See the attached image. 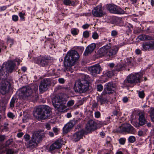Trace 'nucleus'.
<instances>
[{"label": "nucleus", "mask_w": 154, "mask_h": 154, "mask_svg": "<svg viewBox=\"0 0 154 154\" xmlns=\"http://www.w3.org/2000/svg\"><path fill=\"white\" fill-rule=\"evenodd\" d=\"M64 98L59 95L54 96L52 99V103L54 106L55 107L59 104L63 103L64 102Z\"/></svg>", "instance_id": "17"}, {"label": "nucleus", "mask_w": 154, "mask_h": 154, "mask_svg": "<svg viewBox=\"0 0 154 154\" xmlns=\"http://www.w3.org/2000/svg\"><path fill=\"white\" fill-rule=\"evenodd\" d=\"M128 140L129 142L131 143H133L135 141L136 138L134 136H131L128 138Z\"/></svg>", "instance_id": "33"}, {"label": "nucleus", "mask_w": 154, "mask_h": 154, "mask_svg": "<svg viewBox=\"0 0 154 154\" xmlns=\"http://www.w3.org/2000/svg\"><path fill=\"white\" fill-rule=\"evenodd\" d=\"M44 137V135H32L31 140L27 145V147L31 149L35 147Z\"/></svg>", "instance_id": "7"}, {"label": "nucleus", "mask_w": 154, "mask_h": 154, "mask_svg": "<svg viewBox=\"0 0 154 154\" xmlns=\"http://www.w3.org/2000/svg\"><path fill=\"white\" fill-rule=\"evenodd\" d=\"M145 40H152L153 38L151 36L148 35H145Z\"/></svg>", "instance_id": "47"}, {"label": "nucleus", "mask_w": 154, "mask_h": 154, "mask_svg": "<svg viewBox=\"0 0 154 154\" xmlns=\"http://www.w3.org/2000/svg\"><path fill=\"white\" fill-rule=\"evenodd\" d=\"M96 47V45L95 43H92L88 45L86 48L84 53V55L85 56L90 54Z\"/></svg>", "instance_id": "21"}, {"label": "nucleus", "mask_w": 154, "mask_h": 154, "mask_svg": "<svg viewBox=\"0 0 154 154\" xmlns=\"http://www.w3.org/2000/svg\"><path fill=\"white\" fill-rule=\"evenodd\" d=\"M72 34L74 35H76L78 34L77 30L76 29H72L71 30Z\"/></svg>", "instance_id": "41"}, {"label": "nucleus", "mask_w": 154, "mask_h": 154, "mask_svg": "<svg viewBox=\"0 0 154 154\" xmlns=\"http://www.w3.org/2000/svg\"><path fill=\"white\" fill-rule=\"evenodd\" d=\"M74 104V101L73 100H70L67 103V106H72Z\"/></svg>", "instance_id": "43"}, {"label": "nucleus", "mask_w": 154, "mask_h": 154, "mask_svg": "<svg viewBox=\"0 0 154 154\" xmlns=\"http://www.w3.org/2000/svg\"><path fill=\"white\" fill-rule=\"evenodd\" d=\"M72 141L76 142L79 141L81 138H82L83 135H71Z\"/></svg>", "instance_id": "31"}, {"label": "nucleus", "mask_w": 154, "mask_h": 154, "mask_svg": "<svg viewBox=\"0 0 154 154\" xmlns=\"http://www.w3.org/2000/svg\"><path fill=\"white\" fill-rule=\"evenodd\" d=\"M50 58L48 57H44L39 58L38 63L42 66L47 65L50 61Z\"/></svg>", "instance_id": "23"}, {"label": "nucleus", "mask_w": 154, "mask_h": 154, "mask_svg": "<svg viewBox=\"0 0 154 154\" xmlns=\"http://www.w3.org/2000/svg\"><path fill=\"white\" fill-rule=\"evenodd\" d=\"M145 35H146L143 34L140 35L138 36V38L141 41H145L146 39Z\"/></svg>", "instance_id": "37"}, {"label": "nucleus", "mask_w": 154, "mask_h": 154, "mask_svg": "<svg viewBox=\"0 0 154 154\" xmlns=\"http://www.w3.org/2000/svg\"><path fill=\"white\" fill-rule=\"evenodd\" d=\"M103 8L101 5H98L92 11L93 16L96 17H101L103 16L104 13L103 11Z\"/></svg>", "instance_id": "13"}, {"label": "nucleus", "mask_w": 154, "mask_h": 154, "mask_svg": "<svg viewBox=\"0 0 154 154\" xmlns=\"http://www.w3.org/2000/svg\"><path fill=\"white\" fill-rule=\"evenodd\" d=\"M117 34L118 32L116 30H113L111 32V35L112 36L115 37Z\"/></svg>", "instance_id": "46"}, {"label": "nucleus", "mask_w": 154, "mask_h": 154, "mask_svg": "<svg viewBox=\"0 0 154 154\" xmlns=\"http://www.w3.org/2000/svg\"><path fill=\"white\" fill-rule=\"evenodd\" d=\"M63 143V142L62 139H58L57 140L50 146L48 149L49 151L52 153H53L55 150L60 149Z\"/></svg>", "instance_id": "10"}, {"label": "nucleus", "mask_w": 154, "mask_h": 154, "mask_svg": "<svg viewBox=\"0 0 154 154\" xmlns=\"http://www.w3.org/2000/svg\"><path fill=\"white\" fill-rule=\"evenodd\" d=\"M89 69L91 74L94 76L99 74L101 70V67L98 64L91 66L89 68Z\"/></svg>", "instance_id": "18"}, {"label": "nucleus", "mask_w": 154, "mask_h": 154, "mask_svg": "<svg viewBox=\"0 0 154 154\" xmlns=\"http://www.w3.org/2000/svg\"><path fill=\"white\" fill-rule=\"evenodd\" d=\"M16 65L14 62L9 60L4 63L0 69V80H2L0 86V92L3 95L8 92L11 85L6 80L7 74L12 72Z\"/></svg>", "instance_id": "1"}, {"label": "nucleus", "mask_w": 154, "mask_h": 154, "mask_svg": "<svg viewBox=\"0 0 154 154\" xmlns=\"http://www.w3.org/2000/svg\"><path fill=\"white\" fill-rule=\"evenodd\" d=\"M139 96L141 98H143L144 97V94L143 91L139 92Z\"/></svg>", "instance_id": "39"}, {"label": "nucleus", "mask_w": 154, "mask_h": 154, "mask_svg": "<svg viewBox=\"0 0 154 154\" xmlns=\"http://www.w3.org/2000/svg\"><path fill=\"white\" fill-rule=\"evenodd\" d=\"M92 37L94 39H97L98 37V34L96 32H94L93 34V35H92Z\"/></svg>", "instance_id": "45"}, {"label": "nucleus", "mask_w": 154, "mask_h": 154, "mask_svg": "<svg viewBox=\"0 0 154 154\" xmlns=\"http://www.w3.org/2000/svg\"><path fill=\"white\" fill-rule=\"evenodd\" d=\"M29 120V118L26 116H23L22 119L23 122H27Z\"/></svg>", "instance_id": "48"}, {"label": "nucleus", "mask_w": 154, "mask_h": 154, "mask_svg": "<svg viewBox=\"0 0 154 154\" xmlns=\"http://www.w3.org/2000/svg\"><path fill=\"white\" fill-rule=\"evenodd\" d=\"M135 52L137 54H139L140 53L141 51L139 49H137L135 50Z\"/></svg>", "instance_id": "62"}, {"label": "nucleus", "mask_w": 154, "mask_h": 154, "mask_svg": "<svg viewBox=\"0 0 154 154\" xmlns=\"http://www.w3.org/2000/svg\"><path fill=\"white\" fill-rule=\"evenodd\" d=\"M8 116L9 118L12 119H13L14 117V116L13 115V113L11 112L8 113Z\"/></svg>", "instance_id": "53"}, {"label": "nucleus", "mask_w": 154, "mask_h": 154, "mask_svg": "<svg viewBox=\"0 0 154 154\" xmlns=\"http://www.w3.org/2000/svg\"><path fill=\"white\" fill-rule=\"evenodd\" d=\"M100 116V112L97 111L95 112V116L96 118H98Z\"/></svg>", "instance_id": "54"}, {"label": "nucleus", "mask_w": 154, "mask_h": 154, "mask_svg": "<svg viewBox=\"0 0 154 154\" xmlns=\"http://www.w3.org/2000/svg\"><path fill=\"white\" fill-rule=\"evenodd\" d=\"M116 7V5H108L107 9L110 13H113V12H115L114 9Z\"/></svg>", "instance_id": "29"}, {"label": "nucleus", "mask_w": 154, "mask_h": 154, "mask_svg": "<svg viewBox=\"0 0 154 154\" xmlns=\"http://www.w3.org/2000/svg\"><path fill=\"white\" fill-rule=\"evenodd\" d=\"M111 47V44L109 43L102 47L100 48L98 51V53L99 56L101 57L106 56L107 57V53H108V50H109Z\"/></svg>", "instance_id": "14"}, {"label": "nucleus", "mask_w": 154, "mask_h": 154, "mask_svg": "<svg viewBox=\"0 0 154 154\" xmlns=\"http://www.w3.org/2000/svg\"><path fill=\"white\" fill-rule=\"evenodd\" d=\"M79 57V54L77 51L72 50L69 51L64 58V63L65 66L70 67L73 66Z\"/></svg>", "instance_id": "4"}, {"label": "nucleus", "mask_w": 154, "mask_h": 154, "mask_svg": "<svg viewBox=\"0 0 154 154\" xmlns=\"http://www.w3.org/2000/svg\"><path fill=\"white\" fill-rule=\"evenodd\" d=\"M86 129L88 131H92L97 129V124L95 122L92 120H90L86 125Z\"/></svg>", "instance_id": "15"}, {"label": "nucleus", "mask_w": 154, "mask_h": 154, "mask_svg": "<svg viewBox=\"0 0 154 154\" xmlns=\"http://www.w3.org/2000/svg\"><path fill=\"white\" fill-rule=\"evenodd\" d=\"M111 138H110L109 137V136L107 137L106 144L105 146H106V145H107V146L110 145V141L111 140Z\"/></svg>", "instance_id": "51"}, {"label": "nucleus", "mask_w": 154, "mask_h": 154, "mask_svg": "<svg viewBox=\"0 0 154 154\" xmlns=\"http://www.w3.org/2000/svg\"><path fill=\"white\" fill-rule=\"evenodd\" d=\"M131 83L129 82L127 78L125 79L122 83V87L123 88H127L130 86Z\"/></svg>", "instance_id": "30"}, {"label": "nucleus", "mask_w": 154, "mask_h": 154, "mask_svg": "<svg viewBox=\"0 0 154 154\" xmlns=\"http://www.w3.org/2000/svg\"><path fill=\"white\" fill-rule=\"evenodd\" d=\"M117 131L120 133L135 134V129L130 124L128 123H125L120 126L118 129Z\"/></svg>", "instance_id": "6"}, {"label": "nucleus", "mask_w": 154, "mask_h": 154, "mask_svg": "<svg viewBox=\"0 0 154 154\" xmlns=\"http://www.w3.org/2000/svg\"><path fill=\"white\" fill-rule=\"evenodd\" d=\"M125 139L123 138H121L119 140V143L121 145L124 144L125 142Z\"/></svg>", "instance_id": "38"}, {"label": "nucleus", "mask_w": 154, "mask_h": 154, "mask_svg": "<svg viewBox=\"0 0 154 154\" xmlns=\"http://www.w3.org/2000/svg\"><path fill=\"white\" fill-rule=\"evenodd\" d=\"M113 114L114 116H117L118 115L119 113L117 111L115 110L113 112Z\"/></svg>", "instance_id": "64"}, {"label": "nucleus", "mask_w": 154, "mask_h": 154, "mask_svg": "<svg viewBox=\"0 0 154 154\" xmlns=\"http://www.w3.org/2000/svg\"><path fill=\"white\" fill-rule=\"evenodd\" d=\"M125 68L124 65L122 64L118 63L115 66V71L119 72L123 70Z\"/></svg>", "instance_id": "26"}, {"label": "nucleus", "mask_w": 154, "mask_h": 154, "mask_svg": "<svg viewBox=\"0 0 154 154\" xmlns=\"http://www.w3.org/2000/svg\"><path fill=\"white\" fill-rule=\"evenodd\" d=\"M21 93L19 94L20 98L27 99L32 101L36 100L37 99H34L32 96H35L34 93L32 92V89L29 87H23L21 90Z\"/></svg>", "instance_id": "5"}, {"label": "nucleus", "mask_w": 154, "mask_h": 154, "mask_svg": "<svg viewBox=\"0 0 154 154\" xmlns=\"http://www.w3.org/2000/svg\"><path fill=\"white\" fill-rule=\"evenodd\" d=\"M12 19L13 21H16L18 20V17L16 15H14L12 17Z\"/></svg>", "instance_id": "52"}, {"label": "nucleus", "mask_w": 154, "mask_h": 154, "mask_svg": "<svg viewBox=\"0 0 154 154\" xmlns=\"http://www.w3.org/2000/svg\"><path fill=\"white\" fill-rule=\"evenodd\" d=\"M25 15V14L22 13L21 12H20L19 13V16L20 18V19L21 20H24V15Z\"/></svg>", "instance_id": "49"}, {"label": "nucleus", "mask_w": 154, "mask_h": 154, "mask_svg": "<svg viewBox=\"0 0 154 154\" xmlns=\"http://www.w3.org/2000/svg\"><path fill=\"white\" fill-rule=\"evenodd\" d=\"M119 49V48L116 46H114L112 47H111L108 50L107 57L112 58L117 54Z\"/></svg>", "instance_id": "20"}, {"label": "nucleus", "mask_w": 154, "mask_h": 154, "mask_svg": "<svg viewBox=\"0 0 154 154\" xmlns=\"http://www.w3.org/2000/svg\"><path fill=\"white\" fill-rule=\"evenodd\" d=\"M63 3L66 5H70L74 6L75 5V2L73 1H71L70 0H64Z\"/></svg>", "instance_id": "27"}, {"label": "nucleus", "mask_w": 154, "mask_h": 154, "mask_svg": "<svg viewBox=\"0 0 154 154\" xmlns=\"http://www.w3.org/2000/svg\"><path fill=\"white\" fill-rule=\"evenodd\" d=\"M150 116L152 121L154 122V109L151 111L150 113Z\"/></svg>", "instance_id": "42"}, {"label": "nucleus", "mask_w": 154, "mask_h": 154, "mask_svg": "<svg viewBox=\"0 0 154 154\" xmlns=\"http://www.w3.org/2000/svg\"><path fill=\"white\" fill-rule=\"evenodd\" d=\"M13 140L12 139L9 140L6 142V146H8L10 145L11 143L13 142Z\"/></svg>", "instance_id": "56"}, {"label": "nucleus", "mask_w": 154, "mask_h": 154, "mask_svg": "<svg viewBox=\"0 0 154 154\" xmlns=\"http://www.w3.org/2000/svg\"><path fill=\"white\" fill-rule=\"evenodd\" d=\"M86 132L84 130H82L80 131L76 132L74 135H84L86 134Z\"/></svg>", "instance_id": "34"}, {"label": "nucleus", "mask_w": 154, "mask_h": 154, "mask_svg": "<svg viewBox=\"0 0 154 154\" xmlns=\"http://www.w3.org/2000/svg\"><path fill=\"white\" fill-rule=\"evenodd\" d=\"M139 123H135L134 122L131 121V124L136 127L139 126H143L147 123V121L145 118L146 114L144 112H141L139 114Z\"/></svg>", "instance_id": "9"}, {"label": "nucleus", "mask_w": 154, "mask_h": 154, "mask_svg": "<svg viewBox=\"0 0 154 154\" xmlns=\"http://www.w3.org/2000/svg\"><path fill=\"white\" fill-rule=\"evenodd\" d=\"M98 105V104L96 103V102H94L93 104L92 108V109H94L95 108H97Z\"/></svg>", "instance_id": "57"}, {"label": "nucleus", "mask_w": 154, "mask_h": 154, "mask_svg": "<svg viewBox=\"0 0 154 154\" xmlns=\"http://www.w3.org/2000/svg\"><path fill=\"white\" fill-rule=\"evenodd\" d=\"M83 37L85 38H87L89 36V32L87 31L84 32L83 34Z\"/></svg>", "instance_id": "36"}, {"label": "nucleus", "mask_w": 154, "mask_h": 154, "mask_svg": "<svg viewBox=\"0 0 154 154\" xmlns=\"http://www.w3.org/2000/svg\"><path fill=\"white\" fill-rule=\"evenodd\" d=\"M90 81V78L88 75H83L81 79L75 82L74 86L75 91L80 93L85 92L89 89V83Z\"/></svg>", "instance_id": "2"}, {"label": "nucleus", "mask_w": 154, "mask_h": 154, "mask_svg": "<svg viewBox=\"0 0 154 154\" xmlns=\"http://www.w3.org/2000/svg\"><path fill=\"white\" fill-rule=\"evenodd\" d=\"M24 137L26 141L28 140L30 138V135H24Z\"/></svg>", "instance_id": "60"}, {"label": "nucleus", "mask_w": 154, "mask_h": 154, "mask_svg": "<svg viewBox=\"0 0 154 154\" xmlns=\"http://www.w3.org/2000/svg\"><path fill=\"white\" fill-rule=\"evenodd\" d=\"M128 99L127 97H125L122 99V100L125 103H127L128 101Z\"/></svg>", "instance_id": "59"}, {"label": "nucleus", "mask_w": 154, "mask_h": 154, "mask_svg": "<svg viewBox=\"0 0 154 154\" xmlns=\"http://www.w3.org/2000/svg\"><path fill=\"white\" fill-rule=\"evenodd\" d=\"M115 12H113V13L116 14H123L124 13V11L122 10L120 7L116 5V7L114 9Z\"/></svg>", "instance_id": "28"}, {"label": "nucleus", "mask_w": 154, "mask_h": 154, "mask_svg": "<svg viewBox=\"0 0 154 154\" xmlns=\"http://www.w3.org/2000/svg\"><path fill=\"white\" fill-rule=\"evenodd\" d=\"M74 125L72 121H70L66 124L63 128V132L64 134H67L69 132Z\"/></svg>", "instance_id": "22"}, {"label": "nucleus", "mask_w": 154, "mask_h": 154, "mask_svg": "<svg viewBox=\"0 0 154 154\" xmlns=\"http://www.w3.org/2000/svg\"><path fill=\"white\" fill-rule=\"evenodd\" d=\"M51 115V109L46 105L40 106L33 112L34 116L38 119L44 120L49 118Z\"/></svg>", "instance_id": "3"}, {"label": "nucleus", "mask_w": 154, "mask_h": 154, "mask_svg": "<svg viewBox=\"0 0 154 154\" xmlns=\"http://www.w3.org/2000/svg\"><path fill=\"white\" fill-rule=\"evenodd\" d=\"M38 85H34L32 87V88L33 89L34 91L35 92L34 94L35 96H32V97L34 99H38Z\"/></svg>", "instance_id": "24"}, {"label": "nucleus", "mask_w": 154, "mask_h": 154, "mask_svg": "<svg viewBox=\"0 0 154 154\" xmlns=\"http://www.w3.org/2000/svg\"><path fill=\"white\" fill-rule=\"evenodd\" d=\"M50 79H44L40 84L39 86L40 91L43 92L46 91L50 86Z\"/></svg>", "instance_id": "11"}, {"label": "nucleus", "mask_w": 154, "mask_h": 154, "mask_svg": "<svg viewBox=\"0 0 154 154\" xmlns=\"http://www.w3.org/2000/svg\"><path fill=\"white\" fill-rule=\"evenodd\" d=\"M89 26V25L88 24H85L82 27L84 29H86L88 28Z\"/></svg>", "instance_id": "61"}, {"label": "nucleus", "mask_w": 154, "mask_h": 154, "mask_svg": "<svg viewBox=\"0 0 154 154\" xmlns=\"http://www.w3.org/2000/svg\"><path fill=\"white\" fill-rule=\"evenodd\" d=\"M103 89V86L101 85H98L97 86V90L98 91H101Z\"/></svg>", "instance_id": "44"}, {"label": "nucleus", "mask_w": 154, "mask_h": 154, "mask_svg": "<svg viewBox=\"0 0 154 154\" xmlns=\"http://www.w3.org/2000/svg\"><path fill=\"white\" fill-rule=\"evenodd\" d=\"M53 131L54 132L55 134H58L59 133H58V131H59V130L57 128H55V127H54L53 128Z\"/></svg>", "instance_id": "55"}, {"label": "nucleus", "mask_w": 154, "mask_h": 154, "mask_svg": "<svg viewBox=\"0 0 154 154\" xmlns=\"http://www.w3.org/2000/svg\"><path fill=\"white\" fill-rule=\"evenodd\" d=\"M106 87L103 91V94H112L114 91L116 85L112 82H109L105 85Z\"/></svg>", "instance_id": "12"}, {"label": "nucleus", "mask_w": 154, "mask_h": 154, "mask_svg": "<svg viewBox=\"0 0 154 154\" xmlns=\"http://www.w3.org/2000/svg\"><path fill=\"white\" fill-rule=\"evenodd\" d=\"M64 103H63L61 104H59L56 107H55L54 108L56 109L58 111V112H63L65 111V110L66 108V106L64 105Z\"/></svg>", "instance_id": "25"}, {"label": "nucleus", "mask_w": 154, "mask_h": 154, "mask_svg": "<svg viewBox=\"0 0 154 154\" xmlns=\"http://www.w3.org/2000/svg\"><path fill=\"white\" fill-rule=\"evenodd\" d=\"M5 137L4 135H0V141H2L4 140Z\"/></svg>", "instance_id": "63"}, {"label": "nucleus", "mask_w": 154, "mask_h": 154, "mask_svg": "<svg viewBox=\"0 0 154 154\" xmlns=\"http://www.w3.org/2000/svg\"><path fill=\"white\" fill-rule=\"evenodd\" d=\"M16 99L13 97L11 99L10 103V106L11 107H13L14 106Z\"/></svg>", "instance_id": "32"}, {"label": "nucleus", "mask_w": 154, "mask_h": 154, "mask_svg": "<svg viewBox=\"0 0 154 154\" xmlns=\"http://www.w3.org/2000/svg\"><path fill=\"white\" fill-rule=\"evenodd\" d=\"M115 71L114 69L112 71H109L108 72L107 75L109 77H111L114 75Z\"/></svg>", "instance_id": "40"}, {"label": "nucleus", "mask_w": 154, "mask_h": 154, "mask_svg": "<svg viewBox=\"0 0 154 154\" xmlns=\"http://www.w3.org/2000/svg\"><path fill=\"white\" fill-rule=\"evenodd\" d=\"M14 151L11 149H9L7 150L6 154H13Z\"/></svg>", "instance_id": "50"}, {"label": "nucleus", "mask_w": 154, "mask_h": 154, "mask_svg": "<svg viewBox=\"0 0 154 154\" xmlns=\"http://www.w3.org/2000/svg\"><path fill=\"white\" fill-rule=\"evenodd\" d=\"M43 131L40 130L35 131L33 135H41L43 134Z\"/></svg>", "instance_id": "35"}, {"label": "nucleus", "mask_w": 154, "mask_h": 154, "mask_svg": "<svg viewBox=\"0 0 154 154\" xmlns=\"http://www.w3.org/2000/svg\"><path fill=\"white\" fill-rule=\"evenodd\" d=\"M106 94H103V92L101 95L97 99L98 102L101 105L106 103L108 104L109 102H110V103H112V100L111 101L110 99L107 100Z\"/></svg>", "instance_id": "16"}, {"label": "nucleus", "mask_w": 154, "mask_h": 154, "mask_svg": "<svg viewBox=\"0 0 154 154\" xmlns=\"http://www.w3.org/2000/svg\"><path fill=\"white\" fill-rule=\"evenodd\" d=\"M143 76V74L142 73L138 72L135 74H130L128 76L127 78L131 84L136 83L143 81L141 79V78Z\"/></svg>", "instance_id": "8"}, {"label": "nucleus", "mask_w": 154, "mask_h": 154, "mask_svg": "<svg viewBox=\"0 0 154 154\" xmlns=\"http://www.w3.org/2000/svg\"><path fill=\"white\" fill-rule=\"evenodd\" d=\"M58 81L60 83L63 84L65 82V80L64 79L62 78H59L58 79Z\"/></svg>", "instance_id": "58"}, {"label": "nucleus", "mask_w": 154, "mask_h": 154, "mask_svg": "<svg viewBox=\"0 0 154 154\" xmlns=\"http://www.w3.org/2000/svg\"><path fill=\"white\" fill-rule=\"evenodd\" d=\"M143 51H149L154 49V41L151 42H144L142 45Z\"/></svg>", "instance_id": "19"}]
</instances>
